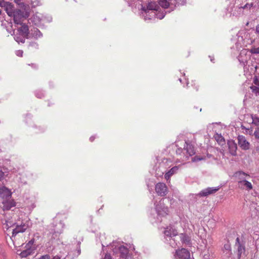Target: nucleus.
<instances>
[{
  "label": "nucleus",
  "mask_w": 259,
  "mask_h": 259,
  "mask_svg": "<svg viewBox=\"0 0 259 259\" xmlns=\"http://www.w3.org/2000/svg\"><path fill=\"white\" fill-rule=\"evenodd\" d=\"M186 146L184 149L178 148L176 150V154L180 156V159L183 160H186L190 156L194 155L195 153L194 146L187 142H185Z\"/></svg>",
  "instance_id": "1"
},
{
  "label": "nucleus",
  "mask_w": 259,
  "mask_h": 259,
  "mask_svg": "<svg viewBox=\"0 0 259 259\" xmlns=\"http://www.w3.org/2000/svg\"><path fill=\"white\" fill-rule=\"evenodd\" d=\"M28 228V225L25 223H22L20 225H17L16 228L13 230L12 235L11 237L14 244L15 246H20L23 244L25 240L24 238H21V241H19L18 234L24 232Z\"/></svg>",
  "instance_id": "2"
},
{
  "label": "nucleus",
  "mask_w": 259,
  "mask_h": 259,
  "mask_svg": "<svg viewBox=\"0 0 259 259\" xmlns=\"http://www.w3.org/2000/svg\"><path fill=\"white\" fill-rule=\"evenodd\" d=\"M13 15L14 23L17 24H21L24 19L28 17L29 13L27 12L18 10L14 12Z\"/></svg>",
  "instance_id": "3"
},
{
  "label": "nucleus",
  "mask_w": 259,
  "mask_h": 259,
  "mask_svg": "<svg viewBox=\"0 0 259 259\" xmlns=\"http://www.w3.org/2000/svg\"><path fill=\"white\" fill-rule=\"evenodd\" d=\"M155 188L157 194L160 196H164L167 193V187L163 183H158L156 184Z\"/></svg>",
  "instance_id": "4"
},
{
  "label": "nucleus",
  "mask_w": 259,
  "mask_h": 259,
  "mask_svg": "<svg viewBox=\"0 0 259 259\" xmlns=\"http://www.w3.org/2000/svg\"><path fill=\"white\" fill-rule=\"evenodd\" d=\"M234 177L237 180V184H239L242 181L248 180L250 179V176L242 171H238L234 174Z\"/></svg>",
  "instance_id": "5"
},
{
  "label": "nucleus",
  "mask_w": 259,
  "mask_h": 259,
  "mask_svg": "<svg viewBox=\"0 0 259 259\" xmlns=\"http://www.w3.org/2000/svg\"><path fill=\"white\" fill-rule=\"evenodd\" d=\"M176 256L179 259H189L190 253L187 249L183 248L176 250Z\"/></svg>",
  "instance_id": "6"
},
{
  "label": "nucleus",
  "mask_w": 259,
  "mask_h": 259,
  "mask_svg": "<svg viewBox=\"0 0 259 259\" xmlns=\"http://www.w3.org/2000/svg\"><path fill=\"white\" fill-rule=\"evenodd\" d=\"M235 246L237 247V258L240 259L242 254L244 253L245 248L244 244L240 242L239 237H237L236 239Z\"/></svg>",
  "instance_id": "7"
},
{
  "label": "nucleus",
  "mask_w": 259,
  "mask_h": 259,
  "mask_svg": "<svg viewBox=\"0 0 259 259\" xmlns=\"http://www.w3.org/2000/svg\"><path fill=\"white\" fill-rule=\"evenodd\" d=\"M15 206V203L13 200H8L3 202V206H0V213L4 214L5 210H9Z\"/></svg>",
  "instance_id": "8"
},
{
  "label": "nucleus",
  "mask_w": 259,
  "mask_h": 259,
  "mask_svg": "<svg viewBox=\"0 0 259 259\" xmlns=\"http://www.w3.org/2000/svg\"><path fill=\"white\" fill-rule=\"evenodd\" d=\"M4 5L5 7V10L7 13V14L9 16H11L14 14L13 11V5L9 2H5L3 0H0V5L3 6Z\"/></svg>",
  "instance_id": "9"
},
{
  "label": "nucleus",
  "mask_w": 259,
  "mask_h": 259,
  "mask_svg": "<svg viewBox=\"0 0 259 259\" xmlns=\"http://www.w3.org/2000/svg\"><path fill=\"white\" fill-rule=\"evenodd\" d=\"M238 144L240 147L244 150H247L249 148V143L248 142L245 137L239 136L238 137Z\"/></svg>",
  "instance_id": "10"
},
{
  "label": "nucleus",
  "mask_w": 259,
  "mask_h": 259,
  "mask_svg": "<svg viewBox=\"0 0 259 259\" xmlns=\"http://www.w3.org/2000/svg\"><path fill=\"white\" fill-rule=\"evenodd\" d=\"M227 144L230 153L233 156H236L237 149V144L233 140L229 141Z\"/></svg>",
  "instance_id": "11"
},
{
  "label": "nucleus",
  "mask_w": 259,
  "mask_h": 259,
  "mask_svg": "<svg viewBox=\"0 0 259 259\" xmlns=\"http://www.w3.org/2000/svg\"><path fill=\"white\" fill-rule=\"evenodd\" d=\"M219 190V188H207L202 190L199 194L200 196H206L215 193Z\"/></svg>",
  "instance_id": "12"
},
{
  "label": "nucleus",
  "mask_w": 259,
  "mask_h": 259,
  "mask_svg": "<svg viewBox=\"0 0 259 259\" xmlns=\"http://www.w3.org/2000/svg\"><path fill=\"white\" fill-rule=\"evenodd\" d=\"M238 186L240 189L247 191H250L253 188L252 184L248 180L241 182L240 184H238Z\"/></svg>",
  "instance_id": "13"
},
{
  "label": "nucleus",
  "mask_w": 259,
  "mask_h": 259,
  "mask_svg": "<svg viewBox=\"0 0 259 259\" xmlns=\"http://www.w3.org/2000/svg\"><path fill=\"white\" fill-rule=\"evenodd\" d=\"M156 209L158 214L163 217L166 216L169 213L168 208L167 206L162 207L160 205H157L156 206Z\"/></svg>",
  "instance_id": "14"
},
{
  "label": "nucleus",
  "mask_w": 259,
  "mask_h": 259,
  "mask_svg": "<svg viewBox=\"0 0 259 259\" xmlns=\"http://www.w3.org/2000/svg\"><path fill=\"white\" fill-rule=\"evenodd\" d=\"M178 166H175L172 167L168 171L165 173L164 175L165 179L168 181H169L170 178L175 174H176L179 169Z\"/></svg>",
  "instance_id": "15"
},
{
  "label": "nucleus",
  "mask_w": 259,
  "mask_h": 259,
  "mask_svg": "<svg viewBox=\"0 0 259 259\" xmlns=\"http://www.w3.org/2000/svg\"><path fill=\"white\" fill-rule=\"evenodd\" d=\"M164 233L166 236L170 237L176 236L178 234L177 230L171 227L166 228Z\"/></svg>",
  "instance_id": "16"
},
{
  "label": "nucleus",
  "mask_w": 259,
  "mask_h": 259,
  "mask_svg": "<svg viewBox=\"0 0 259 259\" xmlns=\"http://www.w3.org/2000/svg\"><path fill=\"white\" fill-rule=\"evenodd\" d=\"M34 252V248L32 247H28L26 249L22 251L20 253L21 257H26L29 255L32 254Z\"/></svg>",
  "instance_id": "17"
},
{
  "label": "nucleus",
  "mask_w": 259,
  "mask_h": 259,
  "mask_svg": "<svg viewBox=\"0 0 259 259\" xmlns=\"http://www.w3.org/2000/svg\"><path fill=\"white\" fill-rule=\"evenodd\" d=\"M0 194L4 195L6 198H10L12 193L11 191L6 187H3L0 188Z\"/></svg>",
  "instance_id": "18"
},
{
  "label": "nucleus",
  "mask_w": 259,
  "mask_h": 259,
  "mask_svg": "<svg viewBox=\"0 0 259 259\" xmlns=\"http://www.w3.org/2000/svg\"><path fill=\"white\" fill-rule=\"evenodd\" d=\"M214 137L215 140L217 141V142L219 145H223L224 144H225V141L224 137L218 134H217L214 135Z\"/></svg>",
  "instance_id": "19"
},
{
  "label": "nucleus",
  "mask_w": 259,
  "mask_h": 259,
  "mask_svg": "<svg viewBox=\"0 0 259 259\" xmlns=\"http://www.w3.org/2000/svg\"><path fill=\"white\" fill-rule=\"evenodd\" d=\"M147 8L148 10L155 11H158L159 8V6L154 2L149 3Z\"/></svg>",
  "instance_id": "20"
},
{
  "label": "nucleus",
  "mask_w": 259,
  "mask_h": 259,
  "mask_svg": "<svg viewBox=\"0 0 259 259\" xmlns=\"http://www.w3.org/2000/svg\"><path fill=\"white\" fill-rule=\"evenodd\" d=\"M223 250L224 252L226 251V253L228 254V256H230L232 254L231 245L229 243L225 244L224 246Z\"/></svg>",
  "instance_id": "21"
},
{
  "label": "nucleus",
  "mask_w": 259,
  "mask_h": 259,
  "mask_svg": "<svg viewBox=\"0 0 259 259\" xmlns=\"http://www.w3.org/2000/svg\"><path fill=\"white\" fill-rule=\"evenodd\" d=\"M252 92L256 96H259V87L252 85L249 87Z\"/></svg>",
  "instance_id": "22"
},
{
  "label": "nucleus",
  "mask_w": 259,
  "mask_h": 259,
  "mask_svg": "<svg viewBox=\"0 0 259 259\" xmlns=\"http://www.w3.org/2000/svg\"><path fill=\"white\" fill-rule=\"evenodd\" d=\"M19 30L22 32L23 35H27L28 33V28L27 26L25 25H22Z\"/></svg>",
  "instance_id": "23"
},
{
  "label": "nucleus",
  "mask_w": 259,
  "mask_h": 259,
  "mask_svg": "<svg viewBox=\"0 0 259 259\" xmlns=\"http://www.w3.org/2000/svg\"><path fill=\"white\" fill-rule=\"evenodd\" d=\"M159 5L164 8H167L169 4L166 0H158Z\"/></svg>",
  "instance_id": "24"
},
{
  "label": "nucleus",
  "mask_w": 259,
  "mask_h": 259,
  "mask_svg": "<svg viewBox=\"0 0 259 259\" xmlns=\"http://www.w3.org/2000/svg\"><path fill=\"white\" fill-rule=\"evenodd\" d=\"M119 250L120 252L122 254V255H125L126 254L128 253V249L127 248L125 247L124 246H120L119 247Z\"/></svg>",
  "instance_id": "25"
},
{
  "label": "nucleus",
  "mask_w": 259,
  "mask_h": 259,
  "mask_svg": "<svg viewBox=\"0 0 259 259\" xmlns=\"http://www.w3.org/2000/svg\"><path fill=\"white\" fill-rule=\"evenodd\" d=\"M253 3H247L244 6L240 7L239 9H247L250 10L253 7Z\"/></svg>",
  "instance_id": "26"
},
{
  "label": "nucleus",
  "mask_w": 259,
  "mask_h": 259,
  "mask_svg": "<svg viewBox=\"0 0 259 259\" xmlns=\"http://www.w3.org/2000/svg\"><path fill=\"white\" fill-rule=\"evenodd\" d=\"M205 157L200 156H195L192 158V161L193 162H196L200 160H202L205 159Z\"/></svg>",
  "instance_id": "27"
},
{
  "label": "nucleus",
  "mask_w": 259,
  "mask_h": 259,
  "mask_svg": "<svg viewBox=\"0 0 259 259\" xmlns=\"http://www.w3.org/2000/svg\"><path fill=\"white\" fill-rule=\"evenodd\" d=\"M253 83L254 84V85L259 87V76L255 75L253 77Z\"/></svg>",
  "instance_id": "28"
},
{
  "label": "nucleus",
  "mask_w": 259,
  "mask_h": 259,
  "mask_svg": "<svg viewBox=\"0 0 259 259\" xmlns=\"http://www.w3.org/2000/svg\"><path fill=\"white\" fill-rule=\"evenodd\" d=\"M250 52L251 53V54H259V47L258 48H255V47H253L250 50Z\"/></svg>",
  "instance_id": "29"
},
{
  "label": "nucleus",
  "mask_w": 259,
  "mask_h": 259,
  "mask_svg": "<svg viewBox=\"0 0 259 259\" xmlns=\"http://www.w3.org/2000/svg\"><path fill=\"white\" fill-rule=\"evenodd\" d=\"M252 123L258 125L259 124V118L258 117H252Z\"/></svg>",
  "instance_id": "30"
},
{
  "label": "nucleus",
  "mask_w": 259,
  "mask_h": 259,
  "mask_svg": "<svg viewBox=\"0 0 259 259\" xmlns=\"http://www.w3.org/2000/svg\"><path fill=\"white\" fill-rule=\"evenodd\" d=\"M253 135L256 139L259 140V127H257L255 129V130L253 133Z\"/></svg>",
  "instance_id": "31"
},
{
  "label": "nucleus",
  "mask_w": 259,
  "mask_h": 259,
  "mask_svg": "<svg viewBox=\"0 0 259 259\" xmlns=\"http://www.w3.org/2000/svg\"><path fill=\"white\" fill-rule=\"evenodd\" d=\"M38 259H50V256L48 254L44 255L41 256Z\"/></svg>",
  "instance_id": "32"
},
{
  "label": "nucleus",
  "mask_w": 259,
  "mask_h": 259,
  "mask_svg": "<svg viewBox=\"0 0 259 259\" xmlns=\"http://www.w3.org/2000/svg\"><path fill=\"white\" fill-rule=\"evenodd\" d=\"M34 243V239H32L30 241H29V242L27 243V246L28 247H31L30 246L32 245Z\"/></svg>",
  "instance_id": "33"
},
{
  "label": "nucleus",
  "mask_w": 259,
  "mask_h": 259,
  "mask_svg": "<svg viewBox=\"0 0 259 259\" xmlns=\"http://www.w3.org/2000/svg\"><path fill=\"white\" fill-rule=\"evenodd\" d=\"M191 85L192 86H194V88L196 90V91H198V85H197V84L195 82H194L193 84L191 83Z\"/></svg>",
  "instance_id": "34"
},
{
  "label": "nucleus",
  "mask_w": 259,
  "mask_h": 259,
  "mask_svg": "<svg viewBox=\"0 0 259 259\" xmlns=\"http://www.w3.org/2000/svg\"><path fill=\"white\" fill-rule=\"evenodd\" d=\"M4 172L2 170H0V181L4 178Z\"/></svg>",
  "instance_id": "35"
},
{
  "label": "nucleus",
  "mask_w": 259,
  "mask_h": 259,
  "mask_svg": "<svg viewBox=\"0 0 259 259\" xmlns=\"http://www.w3.org/2000/svg\"><path fill=\"white\" fill-rule=\"evenodd\" d=\"M104 259H112V257L110 254H106Z\"/></svg>",
  "instance_id": "36"
},
{
  "label": "nucleus",
  "mask_w": 259,
  "mask_h": 259,
  "mask_svg": "<svg viewBox=\"0 0 259 259\" xmlns=\"http://www.w3.org/2000/svg\"><path fill=\"white\" fill-rule=\"evenodd\" d=\"M246 133L249 134L250 135H252V130H250L249 128L246 129Z\"/></svg>",
  "instance_id": "37"
},
{
  "label": "nucleus",
  "mask_w": 259,
  "mask_h": 259,
  "mask_svg": "<svg viewBox=\"0 0 259 259\" xmlns=\"http://www.w3.org/2000/svg\"><path fill=\"white\" fill-rule=\"evenodd\" d=\"M23 54V52L22 51H18L17 52V55L18 56H22Z\"/></svg>",
  "instance_id": "38"
},
{
  "label": "nucleus",
  "mask_w": 259,
  "mask_h": 259,
  "mask_svg": "<svg viewBox=\"0 0 259 259\" xmlns=\"http://www.w3.org/2000/svg\"><path fill=\"white\" fill-rule=\"evenodd\" d=\"M255 31L257 33L259 34V23L256 26Z\"/></svg>",
  "instance_id": "39"
},
{
  "label": "nucleus",
  "mask_w": 259,
  "mask_h": 259,
  "mask_svg": "<svg viewBox=\"0 0 259 259\" xmlns=\"http://www.w3.org/2000/svg\"><path fill=\"white\" fill-rule=\"evenodd\" d=\"M50 259H61V258L60 256L56 255V256H54L52 258H50Z\"/></svg>",
  "instance_id": "40"
},
{
  "label": "nucleus",
  "mask_w": 259,
  "mask_h": 259,
  "mask_svg": "<svg viewBox=\"0 0 259 259\" xmlns=\"http://www.w3.org/2000/svg\"><path fill=\"white\" fill-rule=\"evenodd\" d=\"M95 139V137H91L90 139V141L91 142H93L94 141V140Z\"/></svg>",
  "instance_id": "41"
},
{
  "label": "nucleus",
  "mask_w": 259,
  "mask_h": 259,
  "mask_svg": "<svg viewBox=\"0 0 259 259\" xmlns=\"http://www.w3.org/2000/svg\"><path fill=\"white\" fill-rule=\"evenodd\" d=\"M255 150H256V152L257 153H258V154H259V146H257V147H256V149H255Z\"/></svg>",
  "instance_id": "42"
},
{
  "label": "nucleus",
  "mask_w": 259,
  "mask_h": 259,
  "mask_svg": "<svg viewBox=\"0 0 259 259\" xmlns=\"http://www.w3.org/2000/svg\"><path fill=\"white\" fill-rule=\"evenodd\" d=\"M189 82H187V88H189V87H190V86L189 85Z\"/></svg>",
  "instance_id": "43"
},
{
  "label": "nucleus",
  "mask_w": 259,
  "mask_h": 259,
  "mask_svg": "<svg viewBox=\"0 0 259 259\" xmlns=\"http://www.w3.org/2000/svg\"><path fill=\"white\" fill-rule=\"evenodd\" d=\"M1 14V11L0 10V14Z\"/></svg>",
  "instance_id": "44"
}]
</instances>
